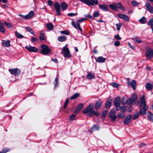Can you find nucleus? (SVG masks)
<instances>
[{
	"instance_id": "f257e3e1",
	"label": "nucleus",
	"mask_w": 153,
	"mask_h": 153,
	"mask_svg": "<svg viewBox=\"0 0 153 153\" xmlns=\"http://www.w3.org/2000/svg\"><path fill=\"white\" fill-rule=\"evenodd\" d=\"M140 109L139 111V114L141 115H145L147 110L148 107L146 104V97L144 95H142L140 98Z\"/></svg>"
},
{
	"instance_id": "f03ea898",
	"label": "nucleus",
	"mask_w": 153,
	"mask_h": 153,
	"mask_svg": "<svg viewBox=\"0 0 153 153\" xmlns=\"http://www.w3.org/2000/svg\"><path fill=\"white\" fill-rule=\"evenodd\" d=\"M93 105L90 104L86 108L84 109L83 112L84 114H86L87 116L92 117L93 115H99L100 113L98 111H95L94 110Z\"/></svg>"
},
{
	"instance_id": "7ed1b4c3",
	"label": "nucleus",
	"mask_w": 153,
	"mask_h": 153,
	"mask_svg": "<svg viewBox=\"0 0 153 153\" xmlns=\"http://www.w3.org/2000/svg\"><path fill=\"white\" fill-rule=\"evenodd\" d=\"M61 6L62 9L63 10H65L67 9L68 5L65 2H62L61 4V5L58 2H55L54 3V6L55 9L56 10V14L58 16L60 15L61 14L60 11Z\"/></svg>"
},
{
	"instance_id": "20e7f679",
	"label": "nucleus",
	"mask_w": 153,
	"mask_h": 153,
	"mask_svg": "<svg viewBox=\"0 0 153 153\" xmlns=\"http://www.w3.org/2000/svg\"><path fill=\"white\" fill-rule=\"evenodd\" d=\"M41 48L42 50L41 51V53L44 55H47L51 52L50 49L45 45H42Z\"/></svg>"
},
{
	"instance_id": "39448f33",
	"label": "nucleus",
	"mask_w": 153,
	"mask_h": 153,
	"mask_svg": "<svg viewBox=\"0 0 153 153\" xmlns=\"http://www.w3.org/2000/svg\"><path fill=\"white\" fill-rule=\"evenodd\" d=\"M82 2L88 5L94 6L98 4L97 0H79Z\"/></svg>"
},
{
	"instance_id": "423d86ee",
	"label": "nucleus",
	"mask_w": 153,
	"mask_h": 153,
	"mask_svg": "<svg viewBox=\"0 0 153 153\" xmlns=\"http://www.w3.org/2000/svg\"><path fill=\"white\" fill-rule=\"evenodd\" d=\"M67 45L63 47L62 48V53L65 57H69L71 56L69 48L67 47Z\"/></svg>"
},
{
	"instance_id": "0eeeda50",
	"label": "nucleus",
	"mask_w": 153,
	"mask_h": 153,
	"mask_svg": "<svg viewBox=\"0 0 153 153\" xmlns=\"http://www.w3.org/2000/svg\"><path fill=\"white\" fill-rule=\"evenodd\" d=\"M137 98V95L135 94H133L131 97L128 100L127 103L129 104L134 105L136 102Z\"/></svg>"
},
{
	"instance_id": "6e6552de",
	"label": "nucleus",
	"mask_w": 153,
	"mask_h": 153,
	"mask_svg": "<svg viewBox=\"0 0 153 153\" xmlns=\"http://www.w3.org/2000/svg\"><path fill=\"white\" fill-rule=\"evenodd\" d=\"M116 112L114 109H111L109 114V117L111 119V121L114 122L115 121L117 116L115 115Z\"/></svg>"
},
{
	"instance_id": "1a4fd4ad",
	"label": "nucleus",
	"mask_w": 153,
	"mask_h": 153,
	"mask_svg": "<svg viewBox=\"0 0 153 153\" xmlns=\"http://www.w3.org/2000/svg\"><path fill=\"white\" fill-rule=\"evenodd\" d=\"M132 117L131 115L129 114L127 115L123 122L124 125H128L130 123Z\"/></svg>"
},
{
	"instance_id": "9d476101",
	"label": "nucleus",
	"mask_w": 153,
	"mask_h": 153,
	"mask_svg": "<svg viewBox=\"0 0 153 153\" xmlns=\"http://www.w3.org/2000/svg\"><path fill=\"white\" fill-rule=\"evenodd\" d=\"M127 83L129 86H131L134 90H135L136 89L137 83L134 80H132L131 82H130L129 80V79H128Z\"/></svg>"
},
{
	"instance_id": "9b49d317",
	"label": "nucleus",
	"mask_w": 153,
	"mask_h": 153,
	"mask_svg": "<svg viewBox=\"0 0 153 153\" xmlns=\"http://www.w3.org/2000/svg\"><path fill=\"white\" fill-rule=\"evenodd\" d=\"M9 71L11 74L15 76L18 75L20 73V71L17 68L10 69Z\"/></svg>"
},
{
	"instance_id": "f8f14e48",
	"label": "nucleus",
	"mask_w": 153,
	"mask_h": 153,
	"mask_svg": "<svg viewBox=\"0 0 153 153\" xmlns=\"http://www.w3.org/2000/svg\"><path fill=\"white\" fill-rule=\"evenodd\" d=\"M86 18H82L80 19L77 20L76 21V24L78 27V29L80 32L82 31V28L80 27V24L81 23L84 22Z\"/></svg>"
},
{
	"instance_id": "ddd939ff",
	"label": "nucleus",
	"mask_w": 153,
	"mask_h": 153,
	"mask_svg": "<svg viewBox=\"0 0 153 153\" xmlns=\"http://www.w3.org/2000/svg\"><path fill=\"white\" fill-rule=\"evenodd\" d=\"M25 48L30 52H36L38 51V48L35 47H32L31 46H25Z\"/></svg>"
},
{
	"instance_id": "4468645a",
	"label": "nucleus",
	"mask_w": 153,
	"mask_h": 153,
	"mask_svg": "<svg viewBox=\"0 0 153 153\" xmlns=\"http://www.w3.org/2000/svg\"><path fill=\"white\" fill-rule=\"evenodd\" d=\"M118 16L121 19H123L125 22H129V19L128 16L126 15L123 13H119Z\"/></svg>"
},
{
	"instance_id": "2eb2a0df",
	"label": "nucleus",
	"mask_w": 153,
	"mask_h": 153,
	"mask_svg": "<svg viewBox=\"0 0 153 153\" xmlns=\"http://www.w3.org/2000/svg\"><path fill=\"white\" fill-rule=\"evenodd\" d=\"M146 9L151 13H153V7L151 5L150 3L147 2L146 4Z\"/></svg>"
},
{
	"instance_id": "dca6fc26",
	"label": "nucleus",
	"mask_w": 153,
	"mask_h": 153,
	"mask_svg": "<svg viewBox=\"0 0 153 153\" xmlns=\"http://www.w3.org/2000/svg\"><path fill=\"white\" fill-rule=\"evenodd\" d=\"M121 100L119 97H116L114 100V103L115 107L119 106Z\"/></svg>"
},
{
	"instance_id": "f3484780",
	"label": "nucleus",
	"mask_w": 153,
	"mask_h": 153,
	"mask_svg": "<svg viewBox=\"0 0 153 153\" xmlns=\"http://www.w3.org/2000/svg\"><path fill=\"white\" fill-rule=\"evenodd\" d=\"M102 102V101L100 100H97L95 104V109L97 110L100 108L101 106Z\"/></svg>"
},
{
	"instance_id": "a211bd4d",
	"label": "nucleus",
	"mask_w": 153,
	"mask_h": 153,
	"mask_svg": "<svg viewBox=\"0 0 153 153\" xmlns=\"http://www.w3.org/2000/svg\"><path fill=\"white\" fill-rule=\"evenodd\" d=\"M147 118L148 120L150 121L153 122V114L150 111H148Z\"/></svg>"
},
{
	"instance_id": "6ab92c4d",
	"label": "nucleus",
	"mask_w": 153,
	"mask_h": 153,
	"mask_svg": "<svg viewBox=\"0 0 153 153\" xmlns=\"http://www.w3.org/2000/svg\"><path fill=\"white\" fill-rule=\"evenodd\" d=\"M105 60V58L102 56H99L96 59V61L98 63L104 62Z\"/></svg>"
},
{
	"instance_id": "aec40b11",
	"label": "nucleus",
	"mask_w": 153,
	"mask_h": 153,
	"mask_svg": "<svg viewBox=\"0 0 153 153\" xmlns=\"http://www.w3.org/2000/svg\"><path fill=\"white\" fill-rule=\"evenodd\" d=\"M83 107V104L82 103H80L79 104L75 110L74 113H77L79 111L82 109Z\"/></svg>"
},
{
	"instance_id": "412c9836",
	"label": "nucleus",
	"mask_w": 153,
	"mask_h": 153,
	"mask_svg": "<svg viewBox=\"0 0 153 153\" xmlns=\"http://www.w3.org/2000/svg\"><path fill=\"white\" fill-rule=\"evenodd\" d=\"M2 43L4 47H8L10 46V41H9L3 40L2 41Z\"/></svg>"
},
{
	"instance_id": "4be33fe9",
	"label": "nucleus",
	"mask_w": 153,
	"mask_h": 153,
	"mask_svg": "<svg viewBox=\"0 0 153 153\" xmlns=\"http://www.w3.org/2000/svg\"><path fill=\"white\" fill-rule=\"evenodd\" d=\"M112 100L110 99L108 100L105 103V107L106 108H110L111 106V102H112Z\"/></svg>"
},
{
	"instance_id": "5701e85b",
	"label": "nucleus",
	"mask_w": 153,
	"mask_h": 153,
	"mask_svg": "<svg viewBox=\"0 0 153 153\" xmlns=\"http://www.w3.org/2000/svg\"><path fill=\"white\" fill-rule=\"evenodd\" d=\"M109 6L112 10L114 11H117L118 10L117 7V3H114L113 4H110Z\"/></svg>"
},
{
	"instance_id": "b1692460",
	"label": "nucleus",
	"mask_w": 153,
	"mask_h": 153,
	"mask_svg": "<svg viewBox=\"0 0 153 153\" xmlns=\"http://www.w3.org/2000/svg\"><path fill=\"white\" fill-rule=\"evenodd\" d=\"M34 15V11L33 10L30 11L26 15V19H29L32 17Z\"/></svg>"
},
{
	"instance_id": "393cba45",
	"label": "nucleus",
	"mask_w": 153,
	"mask_h": 153,
	"mask_svg": "<svg viewBox=\"0 0 153 153\" xmlns=\"http://www.w3.org/2000/svg\"><path fill=\"white\" fill-rule=\"evenodd\" d=\"M88 74L86 76L87 79H91L95 78V77L93 74L90 72H88Z\"/></svg>"
},
{
	"instance_id": "a878e982",
	"label": "nucleus",
	"mask_w": 153,
	"mask_h": 153,
	"mask_svg": "<svg viewBox=\"0 0 153 153\" xmlns=\"http://www.w3.org/2000/svg\"><path fill=\"white\" fill-rule=\"evenodd\" d=\"M99 7L100 9H102V10L105 11H108V10L107 8L108 7L107 5L100 4L99 5Z\"/></svg>"
},
{
	"instance_id": "bb28decb",
	"label": "nucleus",
	"mask_w": 153,
	"mask_h": 153,
	"mask_svg": "<svg viewBox=\"0 0 153 153\" xmlns=\"http://www.w3.org/2000/svg\"><path fill=\"white\" fill-rule=\"evenodd\" d=\"M46 27L48 29L50 30H52L54 28L53 25L51 23L47 24Z\"/></svg>"
},
{
	"instance_id": "cd10ccee",
	"label": "nucleus",
	"mask_w": 153,
	"mask_h": 153,
	"mask_svg": "<svg viewBox=\"0 0 153 153\" xmlns=\"http://www.w3.org/2000/svg\"><path fill=\"white\" fill-rule=\"evenodd\" d=\"M66 37L65 36L63 35L62 36L58 37V40L60 42H63L65 41Z\"/></svg>"
},
{
	"instance_id": "c85d7f7f",
	"label": "nucleus",
	"mask_w": 153,
	"mask_h": 153,
	"mask_svg": "<svg viewBox=\"0 0 153 153\" xmlns=\"http://www.w3.org/2000/svg\"><path fill=\"white\" fill-rule=\"evenodd\" d=\"M146 88L147 90H151L153 88V86L150 83H148L146 84Z\"/></svg>"
},
{
	"instance_id": "c756f323",
	"label": "nucleus",
	"mask_w": 153,
	"mask_h": 153,
	"mask_svg": "<svg viewBox=\"0 0 153 153\" xmlns=\"http://www.w3.org/2000/svg\"><path fill=\"white\" fill-rule=\"evenodd\" d=\"M117 9H118V8L119 9H120L121 10H125V9L123 7V5L120 3H117Z\"/></svg>"
},
{
	"instance_id": "7c9ffc66",
	"label": "nucleus",
	"mask_w": 153,
	"mask_h": 153,
	"mask_svg": "<svg viewBox=\"0 0 153 153\" xmlns=\"http://www.w3.org/2000/svg\"><path fill=\"white\" fill-rule=\"evenodd\" d=\"M146 50L148 54L153 56V50L149 48H146Z\"/></svg>"
},
{
	"instance_id": "2f4dec72",
	"label": "nucleus",
	"mask_w": 153,
	"mask_h": 153,
	"mask_svg": "<svg viewBox=\"0 0 153 153\" xmlns=\"http://www.w3.org/2000/svg\"><path fill=\"white\" fill-rule=\"evenodd\" d=\"M139 22L141 24H145L147 22L146 18L144 17H143L140 20Z\"/></svg>"
},
{
	"instance_id": "473e14b6",
	"label": "nucleus",
	"mask_w": 153,
	"mask_h": 153,
	"mask_svg": "<svg viewBox=\"0 0 153 153\" xmlns=\"http://www.w3.org/2000/svg\"><path fill=\"white\" fill-rule=\"evenodd\" d=\"M125 116V113L121 112L118 114L117 115V117L119 118H124Z\"/></svg>"
},
{
	"instance_id": "72a5a7b5",
	"label": "nucleus",
	"mask_w": 153,
	"mask_h": 153,
	"mask_svg": "<svg viewBox=\"0 0 153 153\" xmlns=\"http://www.w3.org/2000/svg\"><path fill=\"white\" fill-rule=\"evenodd\" d=\"M132 40L135 42L141 43V41L140 39L139 38L136 37L132 39Z\"/></svg>"
},
{
	"instance_id": "f704fd0d",
	"label": "nucleus",
	"mask_w": 153,
	"mask_h": 153,
	"mask_svg": "<svg viewBox=\"0 0 153 153\" xmlns=\"http://www.w3.org/2000/svg\"><path fill=\"white\" fill-rule=\"evenodd\" d=\"M26 29L28 32L30 33L31 34L35 35L34 32L32 29L29 27H27L26 28Z\"/></svg>"
},
{
	"instance_id": "c9c22d12",
	"label": "nucleus",
	"mask_w": 153,
	"mask_h": 153,
	"mask_svg": "<svg viewBox=\"0 0 153 153\" xmlns=\"http://www.w3.org/2000/svg\"><path fill=\"white\" fill-rule=\"evenodd\" d=\"M79 96V94L76 93L71 97L70 99L71 100H74L75 99L78 97Z\"/></svg>"
},
{
	"instance_id": "e433bc0d",
	"label": "nucleus",
	"mask_w": 153,
	"mask_h": 153,
	"mask_svg": "<svg viewBox=\"0 0 153 153\" xmlns=\"http://www.w3.org/2000/svg\"><path fill=\"white\" fill-rule=\"evenodd\" d=\"M132 5L134 7L138 6L140 3L137 2L136 1H134L131 2Z\"/></svg>"
},
{
	"instance_id": "4c0bfd02",
	"label": "nucleus",
	"mask_w": 153,
	"mask_h": 153,
	"mask_svg": "<svg viewBox=\"0 0 153 153\" xmlns=\"http://www.w3.org/2000/svg\"><path fill=\"white\" fill-rule=\"evenodd\" d=\"M127 109V107L126 106H123L120 107V111L121 112L125 113Z\"/></svg>"
},
{
	"instance_id": "58836bf2",
	"label": "nucleus",
	"mask_w": 153,
	"mask_h": 153,
	"mask_svg": "<svg viewBox=\"0 0 153 153\" xmlns=\"http://www.w3.org/2000/svg\"><path fill=\"white\" fill-rule=\"evenodd\" d=\"M91 129L93 131L97 130L99 129V126L98 125H94L91 128Z\"/></svg>"
},
{
	"instance_id": "ea45409f",
	"label": "nucleus",
	"mask_w": 153,
	"mask_h": 153,
	"mask_svg": "<svg viewBox=\"0 0 153 153\" xmlns=\"http://www.w3.org/2000/svg\"><path fill=\"white\" fill-rule=\"evenodd\" d=\"M15 33L16 36L18 38L21 39L23 37V36L22 35L19 33L17 32H15Z\"/></svg>"
},
{
	"instance_id": "a19ab883",
	"label": "nucleus",
	"mask_w": 153,
	"mask_h": 153,
	"mask_svg": "<svg viewBox=\"0 0 153 153\" xmlns=\"http://www.w3.org/2000/svg\"><path fill=\"white\" fill-rule=\"evenodd\" d=\"M4 24L8 28H12L13 27L12 25L9 22H4Z\"/></svg>"
},
{
	"instance_id": "79ce46f5",
	"label": "nucleus",
	"mask_w": 153,
	"mask_h": 153,
	"mask_svg": "<svg viewBox=\"0 0 153 153\" xmlns=\"http://www.w3.org/2000/svg\"><path fill=\"white\" fill-rule=\"evenodd\" d=\"M128 100H126L125 97H123L122 99L121 103L123 104H125L127 103Z\"/></svg>"
},
{
	"instance_id": "37998d69",
	"label": "nucleus",
	"mask_w": 153,
	"mask_h": 153,
	"mask_svg": "<svg viewBox=\"0 0 153 153\" xmlns=\"http://www.w3.org/2000/svg\"><path fill=\"white\" fill-rule=\"evenodd\" d=\"M116 25L117 27V30H119L120 29L121 27L122 26V24L119 23L116 24Z\"/></svg>"
},
{
	"instance_id": "c03bdc74",
	"label": "nucleus",
	"mask_w": 153,
	"mask_h": 153,
	"mask_svg": "<svg viewBox=\"0 0 153 153\" xmlns=\"http://www.w3.org/2000/svg\"><path fill=\"white\" fill-rule=\"evenodd\" d=\"M147 24L149 25H150L151 26L152 25H153V19L152 18L150 19L148 21Z\"/></svg>"
},
{
	"instance_id": "a18cd8bd",
	"label": "nucleus",
	"mask_w": 153,
	"mask_h": 153,
	"mask_svg": "<svg viewBox=\"0 0 153 153\" xmlns=\"http://www.w3.org/2000/svg\"><path fill=\"white\" fill-rule=\"evenodd\" d=\"M10 149L9 148H6L3 149L2 152H0V153H6L7 152L9 151Z\"/></svg>"
},
{
	"instance_id": "49530a36",
	"label": "nucleus",
	"mask_w": 153,
	"mask_h": 153,
	"mask_svg": "<svg viewBox=\"0 0 153 153\" xmlns=\"http://www.w3.org/2000/svg\"><path fill=\"white\" fill-rule=\"evenodd\" d=\"M111 85L114 87L118 88L119 86V84L115 82H112L111 83Z\"/></svg>"
},
{
	"instance_id": "de8ad7c7",
	"label": "nucleus",
	"mask_w": 153,
	"mask_h": 153,
	"mask_svg": "<svg viewBox=\"0 0 153 153\" xmlns=\"http://www.w3.org/2000/svg\"><path fill=\"white\" fill-rule=\"evenodd\" d=\"M60 33L61 34H65L66 35H69V32L66 30L62 31L60 32Z\"/></svg>"
},
{
	"instance_id": "09e8293b",
	"label": "nucleus",
	"mask_w": 153,
	"mask_h": 153,
	"mask_svg": "<svg viewBox=\"0 0 153 153\" xmlns=\"http://www.w3.org/2000/svg\"><path fill=\"white\" fill-rule=\"evenodd\" d=\"M69 98H68L66 99L65 101V104H64V108H65L66 107L67 105L69 102Z\"/></svg>"
},
{
	"instance_id": "8fccbe9b",
	"label": "nucleus",
	"mask_w": 153,
	"mask_h": 153,
	"mask_svg": "<svg viewBox=\"0 0 153 153\" xmlns=\"http://www.w3.org/2000/svg\"><path fill=\"white\" fill-rule=\"evenodd\" d=\"M139 117V114L137 112L135 113L133 116V120H135L137 118Z\"/></svg>"
},
{
	"instance_id": "3c124183",
	"label": "nucleus",
	"mask_w": 153,
	"mask_h": 153,
	"mask_svg": "<svg viewBox=\"0 0 153 153\" xmlns=\"http://www.w3.org/2000/svg\"><path fill=\"white\" fill-rule=\"evenodd\" d=\"M108 113L107 110H105L102 113V116L101 117L103 119L104 118L105 116Z\"/></svg>"
},
{
	"instance_id": "603ef678",
	"label": "nucleus",
	"mask_w": 153,
	"mask_h": 153,
	"mask_svg": "<svg viewBox=\"0 0 153 153\" xmlns=\"http://www.w3.org/2000/svg\"><path fill=\"white\" fill-rule=\"evenodd\" d=\"M99 16V13L98 11L95 12L93 14V16L94 17H97Z\"/></svg>"
},
{
	"instance_id": "864d4df0",
	"label": "nucleus",
	"mask_w": 153,
	"mask_h": 153,
	"mask_svg": "<svg viewBox=\"0 0 153 153\" xmlns=\"http://www.w3.org/2000/svg\"><path fill=\"white\" fill-rule=\"evenodd\" d=\"M76 115L74 114H72L69 117V119L71 120H74L75 119Z\"/></svg>"
},
{
	"instance_id": "5fc2aeb1",
	"label": "nucleus",
	"mask_w": 153,
	"mask_h": 153,
	"mask_svg": "<svg viewBox=\"0 0 153 153\" xmlns=\"http://www.w3.org/2000/svg\"><path fill=\"white\" fill-rule=\"evenodd\" d=\"M39 39L41 41L45 40L46 39V37L44 35H40L39 36Z\"/></svg>"
},
{
	"instance_id": "6e6d98bb",
	"label": "nucleus",
	"mask_w": 153,
	"mask_h": 153,
	"mask_svg": "<svg viewBox=\"0 0 153 153\" xmlns=\"http://www.w3.org/2000/svg\"><path fill=\"white\" fill-rule=\"evenodd\" d=\"M71 24L77 30L78 29V27H77L76 23L74 21L72 22Z\"/></svg>"
},
{
	"instance_id": "4d7b16f0",
	"label": "nucleus",
	"mask_w": 153,
	"mask_h": 153,
	"mask_svg": "<svg viewBox=\"0 0 153 153\" xmlns=\"http://www.w3.org/2000/svg\"><path fill=\"white\" fill-rule=\"evenodd\" d=\"M146 58L147 59H150L152 57V55H151L149 54H146Z\"/></svg>"
},
{
	"instance_id": "13d9d810",
	"label": "nucleus",
	"mask_w": 153,
	"mask_h": 153,
	"mask_svg": "<svg viewBox=\"0 0 153 153\" xmlns=\"http://www.w3.org/2000/svg\"><path fill=\"white\" fill-rule=\"evenodd\" d=\"M120 42L117 41L114 42V45L116 46H118L120 45Z\"/></svg>"
},
{
	"instance_id": "bf43d9fd",
	"label": "nucleus",
	"mask_w": 153,
	"mask_h": 153,
	"mask_svg": "<svg viewBox=\"0 0 153 153\" xmlns=\"http://www.w3.org/2000/svg\"><path fill=\"white\" fill-rule=\"evenodd\" d=\"M77 14L76 13H68V16H74L76 15Z\"/></svg>"
},
{
	"instance_id": "052dcab7",
	"label": "nucleus",
	"mask_w": 153,
	"mask_h": 153,
	"mask_svg": "<svg viewBox=\"0 0 153 153\" xmlns=\"http://www.w3.org/2000/svg\"><path fill=\"white\" fill-rule=\"evenodd\" d=\"M115 38L118 40H120L121 39V38L119 36V34H117L115 36Z\"/></svg>"
},
{
	"instance_id": "680f3d73",
	"label": "nucleus",
	"mask_w": 153,
	"mask_h": 153,
	"mask_svg": "<svg viewBox=\"0 0 153 153\" xmlns=\"http://www.w3.org/2000/svg\"><path fill=\"white\" fill-rule=\"evenodd\" d=\"M48 4L50 6H51L53 4V1L51 0H49L48 1Z\"/></svg>"
},
{
	"instance_id": "e2e57ef3",
	"label": "nucleus",
	"mask_w": 153,
	"mask_h": 153,
	"mask_svg": "<svg viewBox=\"0 0 153 153\" xmlns=\"http://www.w3.org/2000/svg\"><path fill=\"white\" fill-rule=\"evenodd\" d=\"M58 79L56 77L55 79V82H54L55 83V87H56V86L57 85V83H58Z\"/></svg>"
},
{
	"instance_id": "0e129e2a",
	"label": "nucleus",
	"mask_w": 153,
	"mask_h": 153,
	"mask_svg": "<svg viewBox=\"0 0 153 153\" xmlns=\"http://www.w3.org/2000/svg\"><path fill=\"white\" fill-rule=\"evenodd\" d=\"M0 31L2 33L5 32V29L3 27H0Z\"/></svg>"
},
{
	"instance_id": "69168bd1",
	"label": "nucleus",
	"mask_w": 153,
	"mask_h": 153,
	"mask_svg": "<svg viewBox=\"0 0 153 153\" xmlns=\"http://www.w3.org/2000/svg\"><path fill=\"white\" fill-rule=\"evenodd\" d=\"M37 40V38L34 37H32L31 38V41L32 42H36Z\"/></svg>"
},
{
	"instance_id": "338daca9",
	"label": "nucleus",
	"mask_w": 153,
	"mask_h": 153,
	"mask_svg": "<svg viewBox=\"0 0 153 153\" xmlns=\"http://www.w3.org/2000/svg\"><path fill=\"white\" fill-rule=\"evenodd\" d=\"M146 145V144L145 143H141L140 145L139 146V147H140V148L143 147L145 146Z\"/></svg>"
},
{
	"instance_id": "774afa93",
	"label": "nucleus",
	"mask_w": 153,
	"mask_h": 153,
	"mask_svg": "<svg viewBox=\"0 0 153 153\" xmlns=\"http://www.w3.org/2000/svg\"><path fill=\"white\" fill-rule=\"evenodd\" d=\"M128 45H129V46L133 50H134L135 49H134V47L133 46H132V45H131V43H130V42H128Z\"/></svg>"
}]
</instances>
